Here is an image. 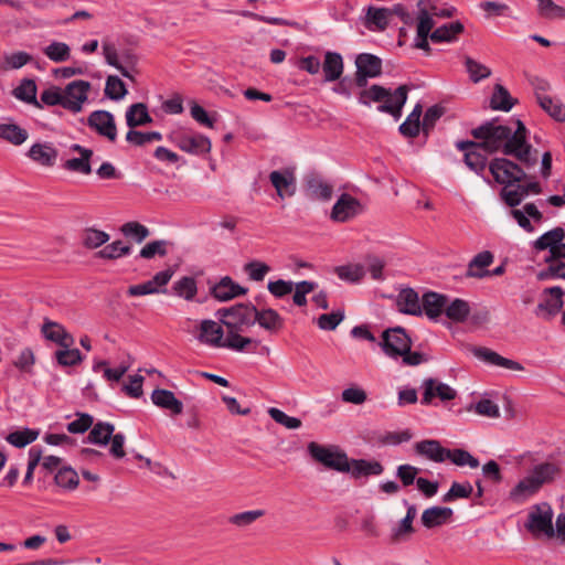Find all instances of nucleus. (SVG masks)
<instances>
[{"label": "nucleus", "mask_w": 565, "mask_h": 565, "mask_svg": "<svg viewBox=\"0 0 565 565\" xmlns=\"http://www.w3.org/2000/svg\"><path fill=\"white\" fill-rule=\"evenodd\" d=\"M463 30V25L460 22H450L437 28L430 34V39L433 42H451L454 41L459 33Z\"/></svg>", "instance_id": "nucleus-44"}, {"label": "nucleus", "mask_w": 565, "mask_h": 565, "mask_svg": "<svg viewBox=\"0 0 565 565\" xmlns=\"http://www.w3.org/2000/svg\"><path fill=\"white\" fill-rule=\"evenodd\" d=\"M459 148L466 150L465 161L466 164L473 171L480 172L486 168L487 159L480 153L482 147L475 142L460 143Z\"/></svg>", "instance_id": "nucleus-36"}, {"label": "nucleus", "mask_w": 565, "mask_h": 565, "mask_svg": "<svg viewBox=\"0 0 565 565\" xmlns=\"http://www.w3.org/2000/svg\"><path fill=\"white\" fill-rule=\"evenodd\" d=\"M125 118L129 128L145 126L152 121L147 106L142 103H136L129 106L126 110Z\"/></svg>", "instance_id": "nucleus-38"}, {"label": "nucleus", "mask_w": 565, "mask_h": 565, "mask_svg": "<svg viewBox=\"0 0 565 565\" xmlns=\"http://www.w3.org/2000/svg\"><path fill=\"white\" fill-rule=\"evenodd\" d=\"M564 291L561 287L546 288L542 294V299L536 308V316L543 319H550L559 312L563 307Z\"/></svg>", "instance_id": "nucleus-18"}, {"label": "nucleus", "mask_w": 565, "mask_h": 565, "mask_svg": "<svg viewBox=\"0 0 565 565\" xmlns=\"http://www.w3.org/2000/svg\"><path fill=\"white\" fill-rule=\"evenodd\" d=\"M15 98L28 104H33L41 108L40 102L36 99V84L33 79H23L13 92Z\"/></svg>", "instance_id": "nucleus-48"}, {"label": "nucleus", "mask_w": 565, "mask_h": 565, "mask_svg": "<svg viewBox=\"0 0 565 565\" xmlns=\"http://www.w3.org/2000/svg\"><path fill=\"white\" fill-rule=\"evenodd\" d=\"M470 313L469 302L456 298L452 301L447 300V305L445 308L446 317L454 322H463Z\"/></svg>", "instance_id": "nucleus-42"}, {"label": "nucleus", "mask_w": 565, "mask_h": 565, "mask_svg": "<svg viewBox=\"0 0 565 565\" xmlns=\"http://www.w3.org/2000/svg\"><path fill=\"white\" fill-rule=\"evenodd\" d=\"M308 192L316 200L329 201L332 196V186L319 178H313L308 181Z\"/></svg>", "instance_id": "nucleus-56"}, {"label": "nucleus", "mask_w": 565, "mask_h": 565, "mask_svg": "<svg viewBox=\"0 0 565 565\" xmlns=\"http://www.w3.org/2000/svg\"><path fill=\"white\" fill-rule=\"evenodd\" d=\"M128 94L125 83L115 75H109L105 84V95L111 100H121Z\"/></svg>", "instance_id": "nucleus-52"}, {"label": "nucleus", "mask_w": 565, "mask_h": 565, "mask_svg": "<svg viewBox=\"0 0 565 565\" xmlns=\"http://www.w3.org/2000/svg\"><path fill=\"white\" fill-rule=\"evenodd\" d=\"M356 74L355 82L359 87H364L369 78H374L381 74V60L369 53L359 54L355 58Z\"/></svg>", "instance_id": "nucleus-16"}, {"label": "nucleus", "mask_w": 565, "mask_h": 565, "mask_svg": "<svg viewBox=\"0 0 565 565\" xmlns=\"http://www.w3.org/2000/svg\"><path fill=\"white\" fill-rule=\"evenodd\" d=\"M456 395L457 392L448 384L429 379L424 382V395L422 403L429 404L435 397H438L441 401H451Z\"/></svg>", "instance_id": "nucleus-22"}, {"label": "nucleus", "mask_w": 565, "mask_h": 565, "mask_svg": "<svg viewBox=\"0 0 565 565\" xmlns=\"http://www.w3.org/2000/svg\"><path fill=\"white\" fill-rule=\"evenodd\" d=\"M391 18V11L386 8L369 7L365 15V26L373 32L386 29Z\"/></svg>", "instance_id": "nucleus-34"}, {"label": "nucleus", "mask_w": 565, "mask_h": 565, "mask_svg": "<svg viewBox=\"0 0 565 565\" xmlns=\"http://www.w3.org/2000/svg\"><path fill=\"white\" fill-rule=\"evenodd\" d=\"M308 454L310 457L323 465L324 467L343 472L345 469L348 456L339 447L333 445H320L316 441H311L307 446Z\"/></svg>", "instance_id": "nucleus-9"}, {"label": "nucleus", "mask_w": 565, "mask_h": 565, "mask_svg": "<svg viewBox=\"0 0 565 565\" xmlns=\"http://www.w3.org/2000/svg\"><path fill=\"white\" fill-rule=\"evenodd\" d=\"M26 156L31 161L41 167L52 168L56 164L58 150L52 142L38 141L32 143Z\"/></svg>", "instance_id": "nucleus-19"}, {"label": "nucleus", "mask_w": 565, "mask_h": 565, "mask_svg": "<svg viewBox=\"0 0 565 565\" xmlns=\"http://www.w3.org/2000/svg\"><path fill=\"white\" fill-rule=\"evenodd\" d=\"M190 115L200 125L210 129L215 127L218 119L217 113H207L202 106L195 102L190 104Z\"/></svg>", "instance_id": "nucleus-47"}, {"label": "nucleus", "mask_w": 565, "mask_h": 565, "mask_svg": "<svg viewBox=\"0 0 565 565\" xmlns=\"http://www.w3.org/2000/svg\"><path fill=\"white\" fill-rule=\"evenodd\" d=\"M452 513V509L447 507H431L423 512L422 523L427 529L440 526L451 520Z\"/></svg>", "instance_id": "nucleus-31"}, {"label": "nucleus", "mask_w": 565, "mask_h": 565, "mask_svg": "<svg viewBox=\"0 0 565 565\" xmlns=\"http://www.w3.org/2000/svg\"><path fill=\"white\" fill-rule=\"evenodd\" d=\"M539 104L555 120L565 121V106L561 100L551 96H542Z\"/></svg>", "instance_id": "nucleus-54"}, {"label": "nucleus", "mask_w": 565, "mask_h": 565, "mask_svg": "<svg viewBox=\"0 0 565 565\" xmlns=\"http://www.w3.org/2000/svg\"><path fill=\"white\" fill-rule=\"evenodd\" d=\"M211 292L213 297L220 301H228L247 292V289L236 284L230 277H223L215 284Z\"/></svg>", "instance_id": "nucleus-25"}, {"label": "nucleus", "mask_w": 565, "mask_h": 565, "mask_svg": "<svg viewBox=\"0 0 565 565\" xmlns=\"http://www.w3.org/2000/svg\"><path fill=\"white\" fill-rule=\"evenodd\" d=\"M152 403L162 408L170 411L174 415H179L183 411V404L179 401L171 391L168 390H154L151 394Z\"/></svg>", "instance_id": "nucleus-30"}, {"label": "nucleus", "mask_w": 565, "mask_h": 565, "mask_svg": "<svg viewBox=\"0 0 565 565\" xmlns=\"http://www.w3.org/2000/svg\"><path fill=\"white\" fill-rule=\"evenodd\" d=\"M269 180L279 198H290L296 192V177L292 170L284 169L270 172Z\"/></svg>", "instance_id": "nucleus-20"}, {"label": "nucleus", "mask_w": 565, "mask_h": 565, "mask_svg": "<svg viewBox=\"0 0 565 565\" xmlns=\"http://www.w3.org/2000/svg\"><path fill=\"white\" fill-rule=\"evenodd\" d=\"M271 270L270 266L260 260H252L244 265V271L253 281H263Z\"/></svg>", "instance_id": "nucleus-61"}, {"label": "nucleus", "mask_w": 565, "mask_h": 565, "mask_svg": "<svg viewBox=\"0 0 565 565\" xmlns=\"http://www.w3.org/2000/svg\"><path fill=\"white\" fill-rule=\"evenodd\" d=\"M420 303L417 292L411 288L403 289L396 300L397 308L401 312L413 316L423 313Z\"/></svg>", "instance_id": "nucleus-33"}, {"label": "nucleus", "mask_w": 565, "mask_h": 565, "mask_svg": "<svg viewBox=\"0 0 565 565\" xmlns=\"http://www.w3.org/2000/svg\"><path fill=\"white\" fill-rule=\"evenodd\" d=\"M71 46L65 42L52 41L43 49V54L54 63H63L71 58Z\"/></svg>", "instance_id": "nucleus-41"}, {"label": "nucleus", "mask_w": 565, "mask_h": 565, "mask_svg": "<svg viewBox=\"0 0 565 565\" xmlns=\"http://www.w3.org/2000/svg\"><path fill=\"white\" fill-rule=\"evenodd\" d=\"M553 509L546 502L537 503L529 509L525 529L536 539L554 535Z\"/></svg>", "instance_id": "nucleus-7"}, {"label": "nucleus", "mask_w": 565, "mask_h": 565, "mask_svg": "<svg viewBox=\"0 0 565 565\" xmlns=\"http://www.w3.org/2000/svg\"><path fill=\"white\" fill-rule=\"evenodd\" d=\"M55 359L62 366H74L83 361V356L77 349L62 348L55 352Z\"/></svg>", "instance_id": "nucleus-64"}, {"label": "nucleus", "mask_w": 565, "mask_h": 565, "mask_svg": "<svg viewBox=\"0 0 565 565\" xmlns=\"http://www.w3.org/2000/svg\"><path fill=\"white\" fill-rule=\"evenodd\" d=\"M501 198L509 206L515 207L527 198V192H525L522 183H512V185L503 186ZM510 216L526 233H534L536 226L544 221V215L535 203H526L520 209H512Z\"/></svg>", "instance_id": "nucleus-3"}, {"label": "nucleus", "mask_w": 565, "mask_h": 565, "mask_svg": "<svg viewBox=\"0 0 565 565\" xmlns=\"http://www.w3.org/2000/svg\"><path fill=\"white\" fill-rule=\"evenodd\" d=\"M548 265L537 271V279H564L565 278V263L561 259L548 258Z\"/></svg>", "instance_id": "nucleus-49"}, {"label": "nucleus", "mask_w": 565, "mask_h": 565, "mask_svg": "<svg viewBox=\"0 0 565 565\" xmlns=\"http://www.w3.org/2000/svg\"><path fill=\"white\" fill-rule=\"evenodd\" d=\"M43 337L56 343L61 348H70L74 344V338L58 322L46 320L42 326Z\"/></svg>", "instance_id": "nucleus-23"}, {"label": "nucleus", "mask_w": 565, "mask_h": 565, "mask_svg": "<svg viewBox=\"0 0 565 565\" xmlns=\"http://www.w3.org/2000/svg\"><path fill=\"white\" fill-rule=\"evenodd\" d=\"M345 469L343 472H349L354 478L380 476L383 472V466L376 460L364 459H347Z\"/></svg>", "instance_id": "nucleus-24"}, {"label": "nucleus", "mask_w": 565, "mask_h": 565, "mask_svg": "<svg viewBox=\"0 0 565 565\" xmlns=\"http://www.w3.org/2000/svg\"><path fill=\"white\" fill-rule=\"evenodd\" d=\"M171 138L180 150L189 154L204 156L212 149L211 139L196 131L175 132Z\"/></svg>", "instance_id": "nucleus-12"}, {"label": "nucleus", "mask_w": 565, "mask_h": 565, "mask_svg": "<svg viewBox=\"0 0 565 565\" xmlns=\"http://www.w3.org/2000/svg\"><path fill=\"white\" fill-rule=\"evenodd\" d=\"M326 82L339 79L343 73V58L337 52H327L322 64Z\"/></svg>", "instance_id": "nucleus-37"}, {"label": "nucleus", "mask_w": 565, "mask_h": 565, "mask_svg": "<svg viewBox=\"0 0 565 565\" xmlns=\"http://www.w3.org/2000/svg\"><path fill=\"white\" fill-rule=\"evenodd\" d=\"M256 322L262 328L270 332H275L281 329L284 326V319L276 310L271 308L257 310Z\"/></svg>", "instance_id": "nucleus-40"}, {"label": "nucleus", "mask_w": 565, "mask_h": 565, "mask_svg": "<svg viewBox=\"0 0 565 565\" xmlns=\"http://www.w3.org/2000/svg\"><path fill=\"white\" fill-rule=\"evenodd\" d=\"M414 448L416 454L435 462L445 461L449 455V450L444 448L438 440L434 439L416 443Z\"/></svg>", "instance_id": "nucleus-27"}, {"label": "nucleus", "mask_w": 565, "mask_h": 565, "mask_svg": "<svg viewBox=\"0 0 565 565\" xmlns=\"http://www.w3.org/2000/svg\"><path fill=\"white\" fill-rule=\"evenodd\" d=\"M174 294L188 301L193 300L198 292L196 281L193 277L185 276L173 284Z\"/></svg>", "instance_id": "nucleus-53"}, {"label": "nucleus", "mask_w": 565, "mask_h": 565, "mask_svg": "<svg viewBox=\"0 0 565 565\" xmlns=\"http://www.w3.org/2000/svg\"><path fill=\"white\" fill-rule=\"evenodd\" d=\"M513 105L514 99L511 97L510 93L502 85L497 84L490 99L491 108L494 110L509 111Z\"/></svg>", "instance_id": "nucleus-46"}, {"label": "nucleus", "mask_w": 565, "mask_h": 565, "mask_svg": "<svg viewBox=\"0 0 565 565\" xmlns=\"http://www.w3.org/2000/svg\"><path fill=\"white\" fill-rule=\"evenodd\" d=\"M55 483L64 491H73L78 487L79 478L77 472L71 467H62L55 475Z\"/></svg>", "instance_id": "nucleus-45"}, {"label": "nucleus", "mask_w": 565, "mask_h": 565, "mask_svg": "<svg viewBox=\"0 0 565 565\" xmlns=\"http://www.w3.org/2000/svg\"><path fill=\"white\" fill-rule=\"evenodd\" d=\"M83 245L89 249H95L109 241V234L96 228H86L82 236Z\"/></svg>", "instance_id": "nucleus-58"}, {"label": "nucleus", "mask_w": 565, "mask_h": 565, "mask_svg": "<svg viewBox=\"0 0 565 565\" xmlns=\"http://www.w3.org/2000/svg\"><path fill=\"white\" fill-rule=\"evenodd\" d=\"M114 430V425L108 423H98L89 431L88 439L92 444L106 446L109 443Z\"/></svg>", "instance_id": "nucleus-51"}, {"label": "nucleus", "mask_w": 565, "mask_h": 565, "mask_svg": "<svg viewBox=\"0 0 565 565\" xmlns=\"http://www.w3.org/2000/svg\"><path fill=\"white\" fill-rule=\"evenodd\" d=\"M407 100V89L399 86L396 89H387L380 85H372L363 89L359 95V103L370 106L372 103H379L377 110L392 115L398 120L402 115V108Z\"/></svg>", "instance_id": "nucleus-4"}, {"label": "nucleus", "mask_w": 565, "mask_h": 565, "mask_svg": "<svg viewBox=\"0 0 565 565\" xmlns=\"http://www.w3.org/2000/svg\"><path fill=\"white\" fill-rule=\"evenodd\" d=\"M472 135L487 152L502 151L526 167L536 163L537 152L527 142V129L519 119L513 121V127L501 125L497 120L488 121L473 129Z\"/></svg>", "instance_id": "nucleus-1"}, {"label": "nucleus", "mask_w": 565, "mask_h": 565, "mask_svg": "<svg viewBox=\"0 0 565 565\" xmlns=\"http://www.w3.org/2000/svg\"><path fill=\"white\" fill-rule=\"evenodd\" d=\"M62 89L64 109L72 114H78L88 104L92 84L84 79H75Z\"/></svg>", "instance_id": "nucleus-10"}, {"label": "nucleus", "mask_w": 565, "mask_h": 565, "mask_svg": "<svg viewBox=\"0 0 565 565\" xmlns=\"http://www.w3.org/2000/svg\"><path fill=\"white\" fill-rule=\"evenodd\" d=\"M129 365H119L117 367H108L106 361H97L93 365L94 372H103V376L109 382H119L125 373L128 371Z\"/></svg>", "instance_id": "nucleus-57"}, {"label": "nucleus", "mask_w": 565, "mask_h": 565, "mask_svg": "<svg viewBox=\"0 0 565 565\" xmlns=\"http://www.w3.org/2000/svg\"><path fill=\"white\" fill-rule=\"evenodd\" d=\"M422 310L431 320H438L445 312L447 297L437 292H427L423 296Z\"/></svg>", "instance_id": "nucleus-29"}, {"label": "nucleus", "mask_w": 565, "mask_h": 565, "mask_svg": "<svg viewBox=\"0 0 565 565\" xmlns=\"http://www.w3.org/2000/svg\"><path fill=\"white\" fill-rule=\"evenodd\" d=\"M318 285L313 281L302 280L298 282H294V295L292 301L298 307H303L307 305V296L312 292Z\"/></svg>", "instance_id": "nucleus-60"}, {"label": "nucleus", "mask_w": 565, "mask_h": 565, "mask_svg": "<svg viewBox=\"0 0 565 565\" xmlns=\"http://www.w3.org/2000/svg\"><path fill=\"white\" fill-rule=\"evenodd\" d=\"M87 124L90 129L100 137L114 142L117 139V127L111 113L107 110H95L88 118Z\"/></svg>", "instance_id": "nucleus-17"}, {"label": "nucleus", "mask_w": 565, "mask_h": 565, "mask_svg": "<svg viewBox=\"0 0 565 565\" xmlns=\"http://www.w3.org/2000/svg\"><path fill=\"white\" fill-rule=\"evenodd\" d=\"M267 290L273 297L281 299L292 292L294 281L285 279H270L267 284Z\"/></svg>", "instance_id": "nucleus-63"}, {"label": "nucleus", "mask_w": 565, "mask_h": 565, "mask_svg": "<svg viewBox=\"0 0 565 565\" xmlns=\"http://www.w3.org/2000/svg\"><path fill=\"white\" fill-rule=\"evenodd\" d=\"M557 473L553 463H540L527 476L522 478L510 491L509 499L516 503H523L533 497L542 486L551 481Z\"/></svg>", "instance_id": "nucleus-6"}, {"label": "nucleus", "mask_w": 565, "mask_h": 565, "mask_svg": "<svg viewBox=\"0 0 565 565\" xmlns=\"http://www.w3.org/2000/svg\"><path fill=\"white\" fill-rule=\"evenodd\" d=\"M537 13L547 20H557L565 18V9L556 4L553 0H536Z\"/></svg>", "instance_id": "nucleus-55"}, {"label": "nucleus", "mask_w": 565, "mask_h": 565, "mask_svg": "<svg viewBox=\"0 0 565 565\" xmlns=\"http://www.w3.org/2000/svg\"><path fill=\"white\" fill-rule=\"evenodd\" d=\"M428 0H420L418 2V15H417V34L415 38V46L420 50H428V36L433 33L431 30L434 28L433 15H438L439 13L433 9V12L428 11L427 8ZM443 15H450V11H446L441 13Z\"/></svg>", "instance_id": "nucleus-14"}, {"label": "nucleus", "mask_w": 565, "mask_h": 565, "mask_svg": "<svg viewBox=\"0 0 565 565\" xmlns=\"http://www.w3.org/2000/svg\"><path fill=\"white\" fill-rule=\"evenodd\" d=\"M173 270L171 268L157 273L151 279L129 286L127 295L130 297H141L147 295H154L163 291V288L171 280Z\"/></svg>", "instance_id": "nucleus-15"}, {"label": "nucleus", "mask_w": 565, "mask_h": 565, "mask_svg": "<svg viewBox=\"0 0 565 565\" xmlns=\"http://www.w3.org/2000/svg\"><path fill=\"white\" fill-rule=\"evenodd\" d=\"M475 355L483 361L484 363H488L490 365L503 367L511 371H523L524 367L521 363L518 361L507 359L497 352L487 349V348H479L475 351Z\"/></svg>", "instance_id": "nucleus-26"}, {"label": "nucleus", "mask_w": 565, "mask_h": 565, "mask_svg": "<svg viewBox=\"0 0 565 565\" xmlns=\"http://www.w3.org/2000/svg\"><path fill=\"white\" fill-rule=\"evenodd\" d=\"M71 150L76 151L79 156L66 160L63 164L64 169L85 175L89 174L92 172L90 159L94 154L93 150L77 143L72 145Z\"/></svg>", "instance_id": "nucleus-21"}, {"label": "nucleus", "mask_w": 565, "mask_h": 565, "mask_svg": "<svg viewBox=\"0 0 565 565\" xmlns=\"http://www.w3.org/2000/svg\"><path fill=\"white\" fill-rule=\"evenodd\" d=\"M493 254L489 250L478 253L469 263L467 276L473 278H482L488 276L489 267L493 263Z\"/></svg>", "instance_id": "nucleus-35"}, {"label": "nucleus", "mask_w": 565, "mask_h": 565, "mask_svg": "<svg viewBox=\"0 0 565 565\" xmlns=\"http://www.w3.org/2000/svg\"><path fill=\"white\" fill-rule=\"evenodd\" d=\"M188 332L199 343L213 349H228L237 352L245 351L254 341L250 338L228 331L225 335L223 326L212 319L193 321Z\"/></svg>", "instance_id": "nucleus-2"}, {"label": "nucleus", "mask_w": 565, "mask_h": 565, "mask_svg": "<svg viewBox=\"0 0 565 565\" xmlns=\"http://www.w3.org/2000/svg\"><path fill=\"white\" fill-rule=\"evenodd\" d=\"M469 411H473L476 414L489 418H498L500 416V407L499 405L487 397H483L471 405Z\"/></svg>", "instance_id": "nucleus-59"}, {"label": "nucleus", "mask_w": 565, "mask_h": 565, "mask_svg": "<svg viewBox=\"0 0 565 565\" xmlns=\"http://www.w3.org/2000/svg\"><path fill=\"white\" fill-rule=\"evenodd\" d=\"M565 239V230L563 227H554L537 237L532 247L535 250H548L550 255L557 247V245Z\"/></svg>", "instance_id": "nucleus-32"}, {"label": "nucleus", "mask_w": 565, "mask_h": 565, "mask_svg": "<svg viewBox=\"0 0 565 565\" xmlns=\"http://www.w3.org/2000/svg\"><path fill=\"white\" fill-rule=\"evenodd\" d=\"M257 309L250 305H237L224 310L222 323L228 331L238 333L245 327H250L256 322Z\"/></svg>", "instance_id": "nucleus-11"}, {"label": "nucleus", "mask_w": 565, "mask_h": 565, "mask_svg": "<svg viewBox=\"0 0 565 565\" xmlns=\"http://www.w3.org/2000/svg\"><path fill=\"white\" fill-rule=\"evenodd\" d=\"M334 273L337 274L339 279L350 282V284H355V282L361 281V279L365 276L366 270H365L364 265L347 264V265L337 266L334 268Z\"/></svg>", "instance_id": "nucleus-43"}, {"label": "nucleus", "mask_w": 565, "mask_h": 565, "mask_svg": "<svg viewBox=\"0 0 565 565\" xmlns=\"http://www.w3.org/2000/svg\"><path fill=\"white\" fill-rule=\"evenodd\" d=\"M379 344L388 358L402 359L405 365L416 366L425 361L422 353L411 351L412 341L403 328L385 330Z\"/></svg>", "instance_id": "nucleus-5"}, {"label": "nucleus", "mask_w": 565, "mask_h": 565, "mask_svg": "<svg viewBox=\"0 0 565 565\" xmlns=\"http://www.w3.org/2000/svg\"><path fill=\"white\" fill-rule=\"evenodd\" d=\"M40 436L39 429L23 427L11 431L7 435L6 441L13 447L23 448L38 439Z\"/></svg>", "instance_id": "nucleus-39"}, {"label": "nucleus", "mask_w": 565, "mask_h": 565, "mask_svg": "<svg viewBox=\"0 0 565 565\" xmlns=\"http://www.w3.org/2000/svg\"><path fill=\"white\" fill-rule=\"evenodd\" d=\"M465 64L471 81L475 83L488 78L491 75V70L488 66L471 57H467Z\"/></svg>", "instance_id": "nucleus-62"}, {"label": "nucleus", "mask_w": 565, "mask_h": 565, "mask_svg": "<svg viewBox=\"0 0 565 565\" xmlns=\"http://www.w3.org/2000/svg\"><path fill=\"white\" fill-rule=\"evenodd\" d=\"M366 210V201L354 195L353 193L344 192L335 200L331 212L330 218L334 222L345 223L362 215Z\"/></svg>", "instance_id": "nucleus-8"}, {"label": "nucleus", "mask_w": 565, "mask_h": 565, "mask_svg": "<svg viewBox=\"0 0 565 565\" xmlns=\"http://www.w3.org/2000/svg\"><path fill=\"white\" fill-rule=\"evenodd\" d=\"M28 138V130L15 124L12 119L8 118L0 122V139L14 146H21Z\"/></svg>", "instance_id": "nucleus-28"}, {"label": "nucleus", "mask_w": 565, "mask_h": 565, "mask_svg": "<svg viewBox=\"0 0 565 565\" xmlns=\"http://www.w3.org/2000/svg\"><path fill=\"white\" fill-rule=\"evenodd\" d=\"M131 254V246L121 241H115L102 248L97 256L103 259H118Z\"/></svg>", "instance_id": "nucleus-50"}, {"label": "nucleus", "mask_w": 565, "mask_h": 565, "mask_svg": "<svg viewBox=\"0 0 565 565\" xmlns=\"http://www.w3.org/2000/svg\"><path fill=\"white\" fill-rule=\"evenodd\" d=\"M489 170L494 180L504 186L521 182L525 177L524 171L516 163L505 158L493 159L489 164Z\"/></svg>", "instance_id": "nucleus-13"}]
</instances>
